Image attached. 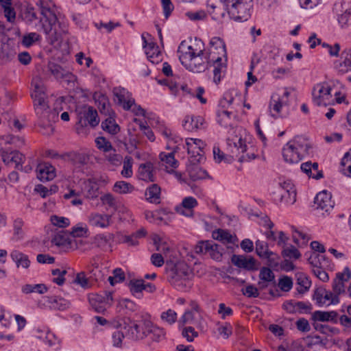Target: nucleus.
<instances>
[{"instance_id":"f257e3e1","label":"nucleus","mask_w":351,"mask_h":351,"mask_svg":"<svg viewBox=\"0 0 351 351\" xmlns=\"http://www.w3.org/2000/svg\"><path fill=\"white\" fill-rule=\"evenodd\" d=\"M181 64L189 71L202 73L208 69L211 62H217L221 56L226 54V45L222 39L214 37L210 41V47L206 51L201 39L195 38L189 41L183 40L178 49Z\"/></svg>"},{"instance_id":"f03ea898","label":"nucleus","mask_w":351,"mask_h":351,"mask_svg":"<svg viewBox=\"0 0 351 351\" xmlns=\"http://www.w3.org/2000/svg\"><path fill=\"white\" fill-rule=\"evenodd\" d=\"M32 84L34 86V92L32 94V97L34 99L38 125L44 135H50L53 132V124L58 120V113L50 109L46 100L44 87L36 81H33Z\"/></svg>"},{"instance_id":"7ed1b4c3","label":"nucleus","mask_w":351,"mask_h":351,"mask_svg":"<svg viewBox=\"0 0 351 351\" xmlns=\"http://www.w3.org/2000/svg\"><path fill=\"white\" fill-rule=\"evenodd\" d=\"M311 149V143L306 138L297 136L284 146L282 156L287 162L298 163L310 154Z\"/></svg>"},{"instance_id":"20e7f679","label":"nucleus","mask_w":351,"mask_h":351,"mask_svg":"<svg viewBox=\"0 0 351 351\" xmlns=\"http://www.w3.org/2000/svg\"><path fill=\"white\" fill-rule=\"evenodd\" d=\"M193 276L189 267L184 263L175 265L167 273L169 282L181 291H186L191 287Z\"/></svg>"},{"instance_id":"39448f33","label":"nucleus","mask_w":351,"mask_h":351,"mask_svg":"<svg viewBox=\"0 0 351 351\" xmlns=\"http://www.w3.org/2000/svg\"><path fill=\"white\" fill-rule=\"evenodd\" d=\"M223 6L230 19L245 21L251 16L252 0H223Z\"/></svg>"},{"instance_id":"423d86ee","label":"nucleus","mask_w":351,"mask_h":351,"mask_svg":"<svg viewBox=\"0 0 351 351\" xmlns=\"http://www.w3.org/2000/svg\"><path fill=\"white\" fill-rule=\"evenodd\" d=\"M227 144L232 154L238 156V154H242L238 158L239 162H247L256 158V156L253 152L254 149L252 146L249 147L246 144V141L243 138L241 134L229 136L227 138Z\"/></svg>"},{"instance_id":"0eeeda50","label":"nucleus","mask_w":351,"mask_h":351,"mask_svg":"<svg viewBox=\"0 0 351 351\" xmlns=\"http://www.w3.org/2000/svg\"><path fill=\"white\" fill-rule=\"evenodd\" d=\"M40 21L43 32L51 43L61 40L68 33L67 23L59 21L56 16L49 19H40Z\"/></svg>"},{"instance_id":"6e6552de","label":"nucleus","mask_w":351,"mask_h":351,"mask_svg":"<svg viewBox=\"0 0 351 351\" xmlns=\"http://www.w3.org/2000/svg\"><path fill=\"white\" fill-rule=\"evenodd\" d=\"M195 252L196 254H208L216 261H221L224 249L213 241H202L196 245Z\"/></svg>"},{"instance_id":"1a4fd4ad","label":"nucleus","mask_w":351,"mask_h":351,"mask_svg":"<svg viewBox=\"0 0 351 351\" xmlns=\"http://www.w3.org/2000/svg\"><path fill=\"white\" fill-rule=\"evenodd\" d=\"M205 143L199 138H188L185 140V147L194 163L200 162L204 158Z\"/></svg>"},{"instance_id":"9d476101","label":"nucleus","mask_w":351,"mask_h":351,"mask_svg":"<svg viewBox=\"0 0 351 351\" xmlns=\"http://www.w3.org/2000/svg\"><path fill=\"white\" fill-rule=\"evenodd\" d=\"M332 88L326 82L316 84L312 91L313 103L317 106H326L332 98Z\"/></svg>"},{"instance_id":"9b49d317","label":"nucleus","mask_w":351,"mask_h":351,"mask_svg":"<svg viewBox=\"0 0 351 351\" xmlns=\"http://www.w3.org/2000/svg\"><path fill=\"white\" fill-rule=\"evenodd\" d=\"M90 304L97 313H104L106 308L112 304V293L104 291L99 294L89 295Z\"/></svg>"},{"instance_id":"f8f14e48","label":"nucleus","mask_w":351,"mask_h":351,"mask_svg":"<svg viewBox=\"0 0 351 351\" xmlns=\"http://www.w3.org/2000/svg\"><path fill=\"white\" fill-rule=\"evenodd\" d=\"M289 95V92L285 90L282 95L275 93L271 96L269 108L272 117H278L280 116L282 110L288 104Z\"/></svg>"},{"instance_id":"ddd939ff","label":"nucleus","mask_w":351,"mask_h":351,"mask_svg":"<svg viewBox=\"0 0 351 351\" xmlns=\"http://www.w3.org/2000/svg\"><path fill=\"white\" fill-rule=\"evenodd\" d=\"M316 209L323 211L322 215L329 214L334 208L335 203L332 200V195L326 191H323L317 194L314 199Z\"/></svg>"},{"instance_id":"4468645a","label":"nucleus","mask_w":351,"mask_h":351,"mask_svg":"<svg viewBox=\"0 0 351 351\" xmlns=\"http://www.w3.org/2000/svg\"><path fill=\"white\" fill-rule=\"evenodd\" d=\"M113 95L115 97L114 100L118 104L121 106L125 110H129L134 104V98L132 95L125 88L121 87H115L113 88Z\"/></svg>"},{"instance_id":"2eb2a0df","label":"nucleus","mask_w":351,"mask_h":351,"mask_svg":"<svg viewBox=\"0 0 351 351\" xmlns=\"http://www.w3.org/2000/svg\"><path fill=\"white\" fill-rule=\"evenodd\" d=\"M351 278V271L348 267H346L343 272L336 274V277L332 281V291L338 297L345 292L344 283Z\"/></svg>"},{"instance_id":"dca6fc26","label":"nucleus","mask_w":351,"mask_h":351,"mask_svg":"<svg viewBox=\"0 0 351 351\" xmlns=\"http://www.w3.org/2000/svg\"><path fill=\"white\" fill-rule=\"evenodd\" d=\"M142 39L143 40V48L149 61L152 64H158L162 62V55L158 47L154 43H147L143 34H142Z\"/></svg>"},{"instance_id":"f3484780","label":"nucleus","mask_w":351,"mask_h":351,"mask_svg":"<svg viewBox=\"0 0 351 351\" xmlns=\"http://www.w3.org/2000/svg\"><path fill=\"white\" fill-rule=\"evenodd\" d=\"M80 114L82 116L79 119L78 123L82 127L86 126L87 123L91 127H95L99 123L97 112L91 106L84 108L83 110L80 112Z\"/></svg>"},{"instance_id":"a211bd4d","label":"nucleus","mask_w":351,"mask_h":351,"mask_svg":"<svg viewBox=\"0 0 351 351\" xmlns=\"http://www.w3.org/2000/svg\"><path fill=\"white\" fill-rule=\"evenodd\" d=\"M88 222L93 227L106 228L112 223V216L104 213H91L88 217Z\"/></svg>"},{"instance_id":"6ab92c4d","label":"nucleus","mask_w":351,"mask_h":351,"mask_svg":"<svg viewBox=\"0 0 351 351\" xmlns=\"http://www.w3.org/2000/svg\"><path fill=\"white\" fill-rule=\"evenodd\" d=\"M52 243L60 250L68 251L73 247L75 241L67 232L61 231L56 233L52 239Z\"/></svg>"},{"instance_id":"aec40b11","label":"nucleus","mask_w":351,"mask_h":351,"mask_svg":"<svg viewBox=\"0 0 351 351\" xmlns=\"http://www.w3.org/2000/svg\"><path fill=\"white\" fill-rule=\"evenodd\" d=\"M47 69L50 73L58 80H65L67 82H71L74 77V75L69 71L58 64L49 62Z\"/></svg>"},{"instance_id":"412c9836","label":"nucleus","mask_w":351,"mask_h":351,"mask_svg":"<svg viewBox=\"0 0 351 351\" xmlns=\"http://www.w3.org/2000/svg\"><path fill=\"white\" fill-rule=\"evenodd\" d=\"M124 329L125 330L126 338L132 340H139L145 338V335L141 330L140 324L135 322H130L129 323H124Z\"/></svg>"},{"instance_id":"4be33fe9","label":"nucleus","mask_w":351,"mask_h":351,"mask_svg":"<svg viewBox=\"0 0 351 351\" xmlns=\"http://www.w3.org/2000/svg\"><path fill=\"white\" fill-rule=\"evenodd\" d=\"M232 263L239 268L252 271L256 269V260L252 257H246L242 255H232Z\"/></svg>"},{"instance_id":"5701e85b","label":"nucleus","mask_w":351,"mask_h":351,"mask_svg":"<svg viewBox=\"0 0 351 351\" xmlns=\"http://www.w3.org/2000/svg\"><path fill=\"white\" fill-rule=\"evenodd\" d=\"M204 120L200 116L187 115L185 117L182 126L185 130L195 132L204 128Z\"/></svg>"},{"instance_id":"b1692460","label":"nucleus","mask_w":351,"mask_h":351,"mask_svg":"<svg viewBox=\"0 0 351 351\" xmlns=\"http://www.w3.org/2000/svg\"><path fill=\"white\" fill-rule=\"evenodd\" d=\"M258 277L259 280L258 282V289L261 290L265 289L270 284L275 285V275L268 267H262L260 270Z\"/></svg>"},{"instance_id":"393cba45","label":"nucleus","mask_w":351,"mask_h":351,"mask_svg":"<svg viewBox=\"0 0 351 351\" xmlns=\"http://www.w3.org/2000/svg\"><path fill=\"white\" fill-rule=\"evenodd\" d=\"M37 177L41 181H49L56 177V169L48 162L40 163L37 167Z\"/></svg>"},{"instance_id":"a878e982","label":"nucleus","mask_w":351,"mask_h":351,"mask_svg":"<svg viewBox=\"0 0 351 351\" xmlns=\"http://www.w3.org/2000/svg\"><path fill=\"white\" fill-rule=\"evenodd\" d=\"M217 123L225 128H233L234 115L232 112L227 109H218L217 111Z\"/></svg>"},{"instance_id":"bb28decb","label":"nucleus","mask_w":351,"mask_h":351,"mask_svg":"<svg viewBox=\"0 0 351 351\" xmlns=\"http://www.w3.org/2000/svg\"><path fill=\"white\" fill-rule=\"evenodd\" d=\"M36 5L40 8L42 18L49 19L56 16L55 4L52 0H36Z\"/></svg>"},{"instance_id":"cd10ccee","label":"nucleus","mask_w":351,"mask_h":351,"mask_svg":"<svg viewBox=\"0 0 351 351\" xmlns=\"http://www.w3.org/2000/svg\"><path fill=\"white\" fill-rule=\"evenodd\" d=\"M138 179L147 182H154L155 176L154 173V165L151 162L141 164L138 169Z\"/></svg>"},{"instance_id":"c85d7f7f","label":"nucleus","mask_w":351,"mask_h":351,"mask_svg":"<svg viewBox=\"0 0 351 351\" xmlns=\"http://www.w3.org/2000/svg\"><path fill=\"white\" fill-rule=\"evenodd\" d=\"M263 56L273 64H277L282 61L283 58L280 55V49L272 44H265L262 49Z\"/></svg>"},{"instance_id":"c756f323","label":"nucleus","mask_w":351,"mask_h":351,"mask_svg":"<svg viewBox=\"0 0 351 351\" xmlns=\"http://www.w3.org/2000/svg\"><path fill=\"white\" fill-rule=\"evenodd\" d=\"M341 59L342 61L335 62V68L339 73L343 74L351 71V48L341 53Z\"/></svg>"},{"instance_id":"7c9ffc66","label":"nucleus","mask_w":351,"mask_h":351,"mask_svg":"<svg viewBox=\"0 0 351 351\" xmlns=\"http://www.w3.org/2000/svg\"><path fill=\"white\" fill-rule=\"evenodd\" d=\"M197 202L193 197H186L183 199L182 205L176 207V211L182 215L190 217L193 215L192 209L197 206Z\"/></svg>"},{"instance_id":"2f4dec72","label":"nucleus","mask_w":351,"mask_h":351,"mask_svg":"<svg viewBox=\"0 0 351 351\" xmlns=\"http://www.w3.org/2000/svg\"><path fill=\"white\" fill-rule=\"evenodd\" d=\"M61 158L71 162L74 165H85L88 160V156L86 154L75 152L64 153L61 156Z\"/></svg>"},{"instance_id":"473e14b6","label":"nucleus","mask_w":351,"mask_h":351,"mask_svg":"<svg viewBox=\"0 0 351 351\" xmlns=\"http://www.w3.org/2000/svg\"><path fill=\"white\" fill-rule=\"evenodd\" d=\"M300 169L310 178L318 180L323 177L322 172L318 170L317 162L311 161L304 162L301 165Z\"/></svg>"},{"instance_id":"72a5a7b5","label":"nucleus","mask_w":351,"mask_h":351,"mask_svg":"<svg viewBox=\"0 0 351 351\" xmlns=\"http://www.w3.org/2000/svg\"><path fill=\"white\" fill-rule=\"evenodd\" d=\"M338 313L336 311H316L312 315L314 321L337 322Z\"/></svg>"},{"instance_id":"f704fd0d","label":"nucleus","mask_w":351,"mask_h":351,"mask_svg":"<svg viewBox=\"0 0 351 351\" xmlns=\"http://www.w3.org/2000/svg\"><path fill=\"white\" fill-rule=\"evenodd\" d=\"M212 237L215 240L219 241L224 244H234L236 240L235 236H233L229 231L223 229L214 230L212 233Z\"/></svg>"},{"instance_id":"c9c22d12","label":"nucleus","mask_w":351,"mask_h":351,"mask_svg":"<svg viewBox=\"0 0 351 351\" xmlns=\"http://www.w3.org/2000/svg\"><path fill=\"white\" fill-rule=\"evenodd\" d=\"M10 256L15 263L17 268L22 267L23 269H27L30 265V261L28 256L18 250L12 252Z\"/></svg>"},{"instance_id":"e433bc0d","label":"nucleus","mask_w":351,"mask_h":351,"mask_svg":"<svg viewBox=\"0 0 351 351\" xmlns=\"http://www.w3.org/2000/svg\"><path fill=\"white\" fill-rule=\"evenodd\" d=\"M280 201L287 204H293L296 201V192L292 186H282L280 191Z\"/></svg>"},{"instance_id":"4c0bfd02","label":"nucleus","mask_w":351,"mask_h":351,"mask_svg":"<svg viewBox=\"0 0 351 351\" xmlns=\"http://www.w3.org/2000/svg\"><path fill=\"white\" fill-rule=\"evenodd\" d=\"M160 187L156 184H151L146 190V199L154 204H159L160 202Z\"/></svg>"},{"instance_id":"58836bf2","label":"nucleus","mask_w":351,"mask_h":351,"mask_svg":"<svg viewBox=\"0 0 351 351\" xmlns=\"http://www.w3.org/2000/svg\"><path fill=\"white\" fill-rule=\"evenodd\" d=\"M47 302L50 308L60 311H64L68 308L70 305V302L68 300L58 296L47 297Z\"/></svg>"},{"instance_id":"ea45409f","label":"nucleus","mask_w":351,"mask_h":351,"mask_svg":"<svg viewBox=\"0 0 351 351\" xmlns=\"http://www.w3.org/2000/svg\"><path fill=\"white\" fill-rule=\"evenodd\" d=\"M296 278L298 286L296 288L297 291L300 294L307 292L311 286V281L309 280L308 277L303 273H298Z\"/></svg>"},{"instance_id":"a19ab883","label":"nucleus","mask_w":351,"mask_h":351,"mask_svg":"<svg viewBox=\"0 0 351 351\" xmlns=\"http://www.w3.org/2000/svg\"><path fill=\"white\" fill-rule=\"evenodd\" d=\"M125 330L124 329V324L123 325H120L119 328H117L112 333V339L111 343L113 347L115 348H122L123 344V339L125 336Z\"/></svg>"},{"instance_id":"79ce46f5","label":"nucleus","mask_w":351,"mask_h":351,"mask_svg":"<svg viewBox=\"0 0 351 351\" xmlns=\"http://www.w3.org/2000/svg\"><path fill=\"white\" fill-rule=\"evenodd\" d=\"M317 256H311L308 258V263L313 265V274L322 281L327 282L329 280L328 274L326 271L323 270L319 266L317 265Z\"/></svg>"},{"instance_id":"37998d69","label":"nucleus","mask_w":351,"mask_h":351,"mask_svg":"<svg viewBox=\"0 0 351 351\" xmlns=\"http://www.w3.org/2000/svg\"><path fill=\"white\" fill-rule=\"evenodd\" d=\"M187 171L190 178L193 181L202 180L208 176L207 171L197 165L189 167Z\"/></svg>"},{"instance_id":"c03bdc74","label":"nucleus","mask_w":351,"mask_h":351,"mask_svg":"<svg viewBox=\"0 0 351 351\" xmlns=\"http://www.w3.org/2000/svg\"><path fill=\"white\" fill-rule=\"evenodd\" d=\"M47 290L48 288L45 284H26L21 287V291L25 294H29L32 293L43 294L46 293Z\"/></svg>"},{"instance_id":"a18cd8bd","label":"nucleus","mask_w":351,"mask_h":351,"mask_svg":"<svg viewBox=\"0 0 351 351\" xmlns=\"http://www.w3.org/2000/svg\"><path fill=\"white\" fill-rule=\"evenodd\" d=\"M178 147L169 153L161 152L160 154V160L165 165L166 168H176L178 166V160L175 159L174 153Z\"/></svg>"},{"instance_id":"49530a36","label":"nucleus","mask_w":351,"mask_h":351,"mask_svg":"<svg viewBox=\"0 0 351 351\" xmlns=\"http://www.w3.org/2000/svg\"><path fill=\"white\" fill-rule=\"evenodd\" d=\"M129 288L131 293L135 297L141 298L142 297L141 292L145 289V282L143 279H132L129 282Z\"/></svg>"},{"instance_id":"de8ad7c7","label":"nucleus","mask_w":351,"mask_h":351,"mask_svg":"<svg viewBox=\"0 0 351 351\" xmlns=\"http://www.w3.org/2000/svg\"><path fill=\"white\" fill-rule=\"evenodd\" d=\"M21 16L22 19L27 23H32L37 19L35 8L31 5H27L23 8Z\"/></svg>"},{"instance_id":"09e8293b","label":"nucleus","mask_w":351,"mask_h":351,"mask_svg":"<svg viewBox=\"0 0 351 351\" xmlns=\"http://www.w3.org/2000/svg\"><path fill=\"white\" fill-rule=\"evenodd\" d=\"M222 58H223V56H221V60L217 62H211V64H210V66H214L213 81L217 84H219V82L221 81V73H222L223 70L226 69V64L221 62ZM223 58H226V55L225 56H223Z\"/></svg>"},{"instance_id":"8fccbe9b","label":"nucleus","mask_w":351,"mask_h":351,"mask_svg":"<svg viewBox=\"0 0 351 351\" xmlns=\"http://www.w3.org/2000/svg\"><path fill=\"white\" fill-rule=\"evenodd\" d=\"M134 190V186L125 181H117L113 186V191L119 194L130 193Z\"/></svg>"},{"instance_id":"3c124183","label":"nucleus","mask_w":351,"mask_h":351,"mask_svg":"<svg viewBox=\"0 0 351 351\" xmlns=\"http://www.w3.org/2000/svg\"><path fill=\"white\" fill-rule=\"evenodd\" d=\"M114 235L108 234L105 235L104 234H97L94 238V243L99 247L105 248L108 246L110 240H112Z\"/></svg>"},{"instance_id":"603ef678","label":"nucleus","mask_w":351,"mask_h":351,"mask_svg":"<svg viewBox=\"0 0 351 351\" xmlns=\"http://www.w3.org/2000/svg\"><path fill=\"white\" fill-rule=\"evenodd\" d=\"M340 302L339 297L337 295V294H335L333 292L326 290V293L324 295V299L322 302V306H330V305H336L339 304Z\"/></svg>"},{"instance_id":"864d4df0","label":"nucleus","mask_w":351,"mask_h":351,"mask_svg":"<svg viewBox=\"0 0 351 351\" xmlns=\"http://www.w3.org/2000/svg\"><path fill=\"white\" fill-rule=\"evenodd\" d=\"M282 255L285 258L297 260L301 257V253L293 245L284 247L282 251Z\"/></svg>"},{"instance_id":"5fc2aeb1","label":"nucleus","mask_w":351,"mask_h":351,"mask_svg":"<svg viewBox=\"0 0 351 351\" xmlns=\"http://www.w3.org/2000/svg\"><path fill=\"white\" fill-rule=\"evenodd\" d=\"M234 102V98L231 92H226L219 103L218 109H227L232 108V106Z\"/></svg>"},{"instance_id":"6e6d98bb","label":"nucleus","mask_w":351,"mask_h":351,"mask_svg":"<svg viewBox=\"0 0 351 351\" xmlns=\"http://www.w3.org/2000/svg\"><path fill=\"white\" fill-rule=\"evenodd\" d=\"M101 127L104 130L107 131L110 134H116L119 132V126L116 123L114 120L107 119L101 123Z\"/></svg>"},{"instance_id":"4d7b16f0","label":"nucleus","mask_w":351,"mask_h":351,"mask_svg":"<svg viewBox=\"0 0 351 351\" xmlns=\"http://www.w3.org/2000/svg\"><path fill=\"white\" fill-rule=\"evenodd\" d=\"M132 164L133 159L131 156H126L124 158L123 169L121 171V175L125 178L132 177Z\"/></svg>"},{"instance_id":"13d9d810","label":"nucleus","mask_w":351,"mask_h":351,"mask_svg":"<svg viewBox=\"0 0 351 351\" xmlns=\"http://www.w3.org/2000/svg\"><path fill=\"white\" fill-rule=\"evenodd\" d=\"M40 39L41 37L36 32H31L23 36L22 44L26 47H29L36 42L40 41Z\"/></svg>"},{"instance_id":"bf43d9fd","label":"nucleus","mask_w":351,"mask_h":351,"mask_svg":"<svg viewBox=\"0 0 351 351\" xmlns=\"http://www.w3.org/2000/svg\"><path fill=\"white\" fill-rule=\"evenodd\" d=\"M255 245L256 254L261 258H265L271 252L267 243L263 241L257 240Z\"/></svg>"},{"instance_id":"052dcab7","label":"nucleus","mask_w":351,"mask_h":351,"mask_svg":"<svg viewBox=\"0 0 351 351\" xmlns=\"http://www.w3.org/2000/svg\"><path fill=\"white\" fill-rule=\"evenodd\" d=\"M341 171L346 176L351 177V154L346 153L341 159Z\"/></svg>"},{"instance_id":"680f3d73","label":"nucleus","mask_w":351,"mask_h":351,"mask_svg":"<svg viewBox=\"0 0 351 351\" xmlns=\"http://www.w3.org/2000/svg\"><path fill=\"white\" fill-rule=\"evenodd\" d=\"M160 319L162 322L167 323L169 325L174 324L177 320V313L175 311L169 308L164 311L160 315Z\"/></svg>"},{"instance_id":"e2e57ef3","label":"nucleus","mask_w":351,"mask_h":351,"mask_svg":"<svg viewBox=\"0 0 351 351\" xmlns=\"http://www.w3.org/2000/svg\"><path fill=\"white\" fill-rule=\"evenodd\" d=\"M337 21L341 28H346L351 25V12L346 10L337 16Z\"/></svg>"},{"instance_id":"0e129e2a","label":"nucleus","mask_w":351,"mask_h":351,"mask_svg":"<svg viewBox=\"0 0 351 351\" xmlns=\"http://www.w3.org/2000/svg\"><path fill=\"white\" fill-rule=\"evenodd\" d=\"M50 221L53 226L59 228H66L70 225V220L69 218L58 215L51 216Z\"/></svg>"},{"instance_id":"69168bd1","label":"nucleus","mask_w":351,"mask_h":351,"mask_svg":"<svg viewBox=\"0 0 351 351\" xmlns=\"http://www.w3.org/2000/svg\"><path fill=\"white\" fill-rule=\"evenodd\" d=\"M97 147L104 152H110L113 149V147L110 141L106 140L104 137H98L95 140Z\"/></svg>"},{"instance_id":"338daca9","label":"nucleus","mask_w":351,"mask_h":351,"mask_svg":"<svg viewBox=\"0 0 351 351\" xmlns=\"http://www.w3.org/2000/svg\"><path fill=\"white\" fill-rule=\"evenodd\" d=\"M185 16L191 21H203L207 18L206 12L200 10L198 11L193 12L189 11L185 13Z\"/></svg>"},{"instance_id":"774afa93","label":"nucleus","mask_w":351,"mask_h":351,"mask_svg":"<svg viewBox=\"0 0 351 351\" xmlns=\"http://www.w3.org/2000/svg\"><path fill=\"white\" fill-rule=\"evenodd\" d=\"M66 274L65 269H55L51 271V274L53 278L52 281L58 285H62L64 284L65 278L64 276Z\"/></svg>"}]
</instances>
